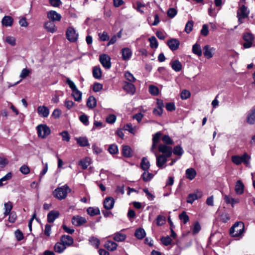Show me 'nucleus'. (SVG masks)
<instances>
[{
    "mask_svg": "<svg viewBox=\"0 0 255 255\" xmlns=\"http://www.w3.org/2000/svg\"><path fill=\"white\" fill-rule=\"evenodd\" d=\"M66 83L69 85L72 90V95L74 100L76 101L80 102L82 99V93L78 89L75 83L69 78H66Z\"/></svg>",
    "mask_w": 255,
    "mask_h": 255,
    "instance_id": "nucleus-1",
    "label": "nucleus"
},
{
    "mask_svg": "<svg viewBox=\"0 0 255 255\" xmlns=\"http://www.w3.org/2000/svg\"><path fill=\"white\" fill-rule=\"evenodd\" d=\"M244 231V224L242 222H237L230 229V233L232 237H238L241 236Z\"/></svg>",
    "mask_w": 255,
    "mask_h": 255,
    "instance_id": "nucleus-2",
    "label": "nucleus"
},
{
    "mask_svg": "<svg viewBox=\"0 0 255 255\" xmlns=\"http://www.w3.org/2000/svg\"><path fill=\"white\" fill-rule=\"evenodd\" d=\"M70 189L67 185H65L60 187L56 188L53 191L54 196L59 200H62L65 199L67 195V193L70 192Z\"/></svg>",
    "mask_w": 255,
    "mask_h": 255,
    "instance_id": "nucleus-3",
    "label": "nucleus"
},
{
    "mask_svg": "<svg viewBox=\"0 0 255 255\" xmlns=\"http://www.w3.org/2000/svg\"><path fill=\"white\" fill-rule=\"evenodd\" d=\"M36 129L38 136L42 138L46 137L51 132L50 128L46 125H39Z\"/></svg>",
    "mask_w": 255,
    "mask_h": 255,
    "instance_id": "nucleus-4",
    "label": "nucleus"
},
{
    "mask_svg": "<svg viewBox=\"0 0 255 255\" xmlns=\"http://www.w3.org/2000/svg\"><path fill=\"white\" fill-rule=\"evenodd\" d=\"M66 35L67 39L72 42L76 41L78 37V34L72 27H69L67 28Z\"/></svg>",
    "mask_w": 255,
    "mask_h": 255,
    "instance_id": "nucleus-5",
    "label": "nucleus"
},
{
    "mask_svg": "<svg viewBox=\"0 0 255 255\" xmlns=\"http://www.w3.org/2000/svg\"><path fill=\"white\" fill-rule=\"evenodd\" d=\"M158 150L161 152V155H164L167 157H170L172 154V148L164 144H160L158 146Z\"/></svg>",
    "mask_w": 255,
    "mask_h": 255,
    "instance_id": "nucleus-6",
    "label": "nucleus"
},
{
    "mask_svg": "<svg viewBox=\"0 0 255 255\" xmlns=\"http://www.w3.org/2000/svg\"><path fill=\"white\" fill-rule=\"evenodd\" d=\"M152 152L154 153L156 156V163L157 166L160 168H163L164 167V165L167 161L168 157L165 156L164 155H157L155 151H153Z\"/></svg>",
    "mask_w": 255,
    "mask_h": 255,
    "instance_id": "nucleus-7",
    "label": "nucleus"
},
{
    "mask_svg": "<svg viewBox=\"0 0 255 255\" xmlns=\"http://www.w3.org/2000/svg\"><path fill=\"white\" fill-rule=\"evenodd\" d=\"M99 60L102 66L107 69L111 67V58L107 54H102L100 56Z\"/></svg>",
    "mask_w": 255,
    "mask_h": 255,
    "instance_id": "nucleus-8",
    "label": "nucleus"
},
{
    "mask_svg": "<svg viewBox=\"0 0 255 255\" xmlns=\"http://www.w3.org/2000/svg\"><path fill=\"white\" fill-rule=\"evenodd\" d=\"M243 39L245 41L243 44L245 48H249L252 47L254 40V37L253 34L250 33H246L243 36Z\"/></svg>",
    "mask_w": 255,
    "mask_h": 255,
    "instance_id": "nucleus-9",
    "label": "nucleus"
},
{
    "mask_svg": "<svg viewBox=\"0 0 255 255\" xmlns=\"http://www.w3.org/2000/svg\"><path fill=\"white\" fill-rule=\"evenodd\" d=\"M203 49L204 50L203 54L206 58L210 59L213 56L215 50V48L211 47L209 45H206L203 47Z\"/></svg>",
    "mask_w": 255,
    "mask_h": 255,
    "instance_id": "nucleus-10",
    "label": "nucleus"
},
{
    "mask_svg": "<svg viewBox=\"0 0 255 255\" xmlns=\"http://www.w3.org/2000/svg\"><path fill=\"white\" fill-rule=\"evenodd\" d=\"M61 15L55 10H50L47 12V18L51 21H60L61 19Z\"/></svg>",
    "mask_w": 255,
    "mask_h": 255,
    "instance_id": "nucleus-11",
    "label": "nucleus"
},
{
    "mask_svg": "<svg viewBox=\"0 0 255 255\" xmlns=\"http://www.w3.org/2000/svg\"><path fill=\"white\" fill-rule=\"evenodd\" d=\"M37 113L40 117L47 118L49 115V110L45 106H39L37 108Z\"/></svg>",
    "mask_w": 255,
    "mask_h": 255,
    "instance_id": "nucleus-12",
    "label": "nucleus"
},
{
    "mask_svg": "<svg viewBox=\"0 0 255 255\" xmlns=\"http://www.w3.org/2000/svg\"><path fill=\"white\" fill-rule=\"evenodd\" d=\"M60 241L66 247H69L73 244V239L69 235H63L61 237Z\"/></svg>",
    "mask_w": 255,
    "mask_h": 255,
    "instance_id": "nucleus-13",
    "label": "nucleus"
},
{
    "mask_svg": "<svg viewBox=\"0 0 255 255\" xmlns=\"http://www.w3.org/2000/svg\"><path fill=\"white\" fill-rule=\"evenodd\" d=\"M44 28L48 32L52 33L55 32L57 31V27L53 21H48L44 24Z\"/></svg>",
    "mask_w": 255,
    "mask_h": 255,
    "instance_id": "nucleus-14",
    "label": "nucleus"
},
{
    "mask_svg": "<svg viewBox=\"0 0 255 255\" xmlns=\"http://www.w3.org/2000/svg\"><path fill=\"white\" fill-rule=\"evenodd\" d=\"M86 222V220L85 218L77 216H74L72 219V223L73 225L79 226L83 225Z\"/></svg>",
    "mask_w": 255,
    "mask_h": 255,
    "instance_id": "nucleus-15",
    "label": "nucleus"
},
{
    "mask_svg": "<svg viewBox=\"0 0 255 255\" xmlns=\"http://www.w3.org/2000/svg\"><path fill=\"white\" fill-rule=\"evenodd\" d=\"M247 122L250 125L255 124V106L248 114L247 118Z\"/></svg>",
    "mask_w": 255,
    "mask_h": 255,
    "instance_id": "nucleus-16",
    "label": "nucleus"
},
{
    "mask_svg": "<svg viewBox=\"0 0 255 255\" xmlns=\"http://www.w3.org/2000/svg\"><path fill=\"white\" fill-rule=\"evenodd\" d=\"M167 44L170 49L174 51L178 48L180 42L179 40L176 39H171L167 41Z\"/></svg>",
    "mask_w": 255,
    "mask_h": 255,
    "instance_id": "nucleus-17",
    "label": "nucleus"
},
{
    "mask_svg": "<svg viewBox=\"0 0 255 255\" xmlns=\"http://www.w3.org/2000/svg\"><path fill=\"white\" fill-rule=\"evenodd\" d=\"M250 13V10L245 5H241L238 11L237 15L242 16V17H247Z\"/></svg>",
    "mask_w": 255,
    "mask_h": 255,
    "instance_id": "nucleus-18",
    "label": "nucleus"
},
{
    "mask_svg": "<svg viewBox=\"0 0 255 255\" xmlns=\"http://www.w3.org/2000/svg\"><path fill=\"white\" fill-rule=\"evenodd\" d=\"M115 200L112 197L106 198L104 202V206L107 210L112 209L114 206Z\"/></svg>",
    "mask_w": 255,
    "mask_h": 255,
    "instance_id": "nucleus-19",
    "label": "nucleus"
},
{
    "mask_svg": "<svg viewBox=\"0 0 255 255\" xmlns=\"http://www.w3.org/2000/svg\"><path fill=\"white\" fill-rule=\"evenodd\" d=\"M123 88L127 93L131 94H133L135 91V87L134 85L133 84L128 82H124Z\"/></svg>",
    "mask_w": 255,
    "mask_h": 255,
    "instance_id": "nucleus-20",
    "label": "nucleus"
},
{
    "mask_svg": "<svg viewBox=\"0 0 255 255\" xmlns=\"http://www.w3.org/2000/svg\"><path fill=\"white\" fill-rule=\"evenodd\" d=\"M59 216V212L58 211L52 210L47 215V221L48 223H53Z\"/></svg>",
    "mask_w": 255,
    "mask_h": 255,
    "instance_id": "nucleus-21",
    "label": "nucleus"
},
{
    "mask_svg": "<svg viewBox=\"0 0 255 255\" xmlns=\"http://www.w3.org/2000/svg\"><path fill=\"white\" fill-rule=\"evenodd\" d=\"M235 190L237 194L241 195L244 191V185L241 180H238L235 185Z\"/></svg>",
    "mask_w": 255,
    "mask_h": 255,
    "instance_id": "nucleus-22",
    "label": "nucleus"
},
{
    "mask_svg": "<svg viewBox=\"0 0 255 255\" xmlns=\"http://www.w3.org/2000/svg\"><path fill=\"white\" fill-rule=\"evenodd\" d=\"M161 133L160 132H156L153 136L152 138V145L151 148V151H154V149L156 147L157 144L158 143L160 139Z\"/></svg>",
    "mask_w": 255,
    "mask_h": 255,
    "instance_id": "nucleus-23",
    "label": "nucleus"
},
{
    "mask_svg": "<svg viewBox=\"0 0 255 255\" xmlns=\"http://www.w3.org/2000/svg\"><path fill=\"white\" fill-rule=\"evenodd\" d=\"M122 58L124 60H128L131 56L132 52L128 48H124L122 49Z\"/></svg>",
    "mask_w": 255,
    "mask_h": 255,
    "instance_id": "nucleus-24",
    "label": "nucleus"
},
{
    "mask_svg": "<svg viewBox=\"0 0 255 255\" xmlns=\"http://www.w3.org/2000/svg\"><path fill=\"white\" fill-rule=\"evenodd\" d=\"M170 65H171L172 69L175 72L180 71L182 68L181 62L178 60L171 62Z\"/></svg>",
    "mask_w": 255,
    "mask_h": 255,
    "instance_id": "nucleus-25",
    "label": "nucleus"
},
{
    "mask_svg": "<svg viewBox=\"0 0 255 255\" xmlns=\"http://www.w3.org/2000/svg\"><path fill=\"white\" fill-rule=\"evenodd\" d=\"M13 22V19L10 16H4L1 20L2 24L6 27L11 26Z\"/></svg>",
    "mask_w": 255,
    "mask_h": 255,
    "instance_id": "nucleus-26",
    "label": "nucleus"
},
{
    "mask_svg": "<svg viewBox=\"0 0 255 255\" xmlns=\"http://www.w3.org/2000/svg\"><path fill=\"white\" fill-rule=\"evenodd\" d=\"M122 154L124 157H130L132 155V150L128 145H123Z\"/></svg>",
    "mask_w": 255,
    "mask_h": 255,
    "instance_id": "nucleus-27",
    "label": "nucleus"
},
{
    "mask_svg": "<svg viewBox=\"0 0 255 255\" xmlns=\"http://www.w3.org/2000/svg\"><path fill=\"white\" fill-rule=\"evenodd\" d=\"M54 251L56 253H62L66 249V247L61 241L57 242L54 246Z\"/></svg>",
    "mask_w": 255,
    "mask_h": 255,
    "instance_id": "nucleus-28",
    "label": "nucleus"
},
{
    "mask_svg": "<svg viewBox=\"0 0 255 255\" xmlns=\"http://www.w3.org/2000/svg\"><path fill=\"white\" fill-rule=\"evenodd\" d=\"M93 76L97 79H99L102 77V70L99 66H96L93 67Z\"/></svg>",
    "mask_w": 255,
    "mask_h": 255,
    "instance_id": "nucleus-29",
    "label": "nucleus"
},
{
    "mask_svg": "<svg viewBox=\"0 0 255 255\" xmlns=\"http://www.w3.org/2000/svg\"><path fill=\"white\" fill-rule=\"evenodd\" d=\"M118 247L117 243L113 241H107L105 244V247L109 251H113L115 250Z\"/></svg>",
    "mask_w": 255,
    "mask_h": 255,
    "instance_id": "nucleus-30",
    "label": "nucleus"
},
{
    "mask_svg": "<svg viewBox=\"0 0 255 255\" xmlns=\"http://www.w3.org/2000/svg\"><path fill=\"white\" fill-rule=\"evenodd\" d=\"M196 175L195 170L192 168H188L186 170V177L187 179L192 180Z\"/></svg>",
    "mask_w": 255,
    "mask_h": 255,
    "instance_id": "nucleus-31",
    "label": "nucleus"
},
{
    "mask_svg": "<svg viewBox=\"0 0 255 255\" xmlns=\"http://www.w3.org/2000/svg\"><path fill=\"white\" fill-rule=\"evenodd\" d=\"M76 140L81 146H87L89 145L88 140L86 137H79L76 138Z\"/></svg>",
    "mask_w": 255,
    "mask_h": 255,
    "instance_id": "nucleus-32",
    "label": "nucleus"
},
{
    "mask_svg": "<svg viewBox=\"0 0 255 255\" xmlns=\"http://www.w3.org/2000/svg\"><path fill=\"white\" fill-rule=\"evenodd\" d=\"M114 236V240L115 241L119 242L124 241L127 238V236L125 234L120 232L116 233Z\"/></svg>",
    "mask_w": 255,
    "mask_h": 255,
    "instance_id": "nucleus-33",
    "label": "nucleus"
},
{
    "mask_svg": "<svg viewBox=\"0 0 255 255\" xmlns=\"http://www.w3.org/2000/svg\"><path fill=\"white\" fill-rule=\"evenodd\" d=\"M91 164V159L86 157L79 161V165L82 166L83 169H86Z\"/></svg>",
    "mask_w": 255,
    "mask_h": 255,
    "instance_id": "nucleus-34",
    "label": "nucleus"
},
{
    "mask_svg": "<svg viewBox=\"0 0 255 255\" xmlns=\"http://www.w3.org/2000/svg\"><path fill=\"white\" fill-rule=\"evenodd\" d=\"M13 206L12 203L8 201L7 203H5L4 205V216H6L8 215L10 213H11V211L12 209Z\"/></svg>",
    "mask_w": 255,
    "mask_h": 255,
    "instance_id": "nucleus-35",
    "label": "nucleus"
},
{
    "mask_svg": "<svg viewBox=\"0 0 255 255\" xmlns=\"http://www.w3.org/2000/svg\"><path fill=\"white\" fill-rule=\"evenodd\" d=\"M192 52L197 56H201L202 54V52L200 44L198 43L194 44L192 46Z\"/></svg>",
    "mask_w": 255,
    "mask_h": 255,
    "instance_id": "nucleus-36",
    "label": "nucleus"
},
{
    "mask_svg": "<svg viewBox=\"0 0 255 255\" xmlns=\"http://www.w3.org/2000/svg\"><path fill=\"white\" fill-rule=\"evenodd\" d=\"M97 102L96 100L93 96H90L88 98L87 101V106L91 109L95 108L96 106Z\"/></svg>",
    "mask_w": 255,
    "mask_h": 255,
    "instance_id": "nucleus-37",
    "label": "nucleus"
},
{
    "mask_svg": "<svg viewBox=\"0 0 255 255\" xmlns=\"http://www.w3.org/2000/svg\"><path fill=\"white\" fill-rule=\"evenodd\" d=\"M134 235L138 239H142L145 236L146 234L143 229L139 228L136 230Z\"/></svg>",
    "mask_w": 255,
    "mask_h": 255,
    "instance_id": "nucleus-38",
    "label": "nucleus"
},
{
    "mask_svg": "<svg viewBox=\"0 0 255 255\" xmlns=\"http://www.w3.org/2000/svg\"><path fill=\"white\" fill-rule=\"evenodd\" d=\"M141 168L144 170L147 171L150 167V163L146 157H143L140 163Z\"/></svg>",
    "mask_w": 255,
    "mask_h": 255,
    "instance_id": "nucleus-39",
    "label": "nucleus"
},
{
    "mask_svg": "<svg viewBox=\"0 0 255 255\" xmlns=\"http://www.w3.org/2000/svg\"><path fill=\"white\" fill-rule=\"evenodd\" d=\"M172 152L174 154L181 156L184 153V150L180 145L175 146L173 149H172Z\"/></svg>",
    "mask_w": 255,
    "mask_h": 255,
    "instance_id": "nucleus-40",
    "label": "nucleus"
},
{
    "mask_svg": "<svg viewBox=\"0 0 255 255\" xmlns=\"http://www.w3.org/2000/svg\"><path fill=\"white\" fill-rule=\"evenodd\" d=\"M148 40L150 43V46L151 48L156 49L158 46V43L156 37L152 36L149 38Z\"/></svg>",
    "mask_w": 255,
    "mask_h": 255,
    "instance_id": "nucleus-41",
    "label": "nucleus"
},
{
    "mask_svg": "<svg viewBox=\"0 0 255 255\" xmlns=\"http://www.w3.org/2000/svg\"><path fill=\"white\" fill-rule=\"evenodd\" d=\"M87 212L88 214L92 216L99 215L100 213L98 208L89 207L87 209Z\"/></svg>",
    "mask_w": 255,
    "mask_h": 255,
    "instance_id": "nucleus-42",
    "label": "nucleus"
},
{
    "mask_svg": "<svg viewBox=\"0 0 255 255\" xmlns=\"http://www.w3.org/2000/svg\"><path fill=\"white\" fill-rule=\"evenodd\" d=\"M194 25V22L193 20H189L186 24L184 31L187 33H190L193 30V27Z\"/></svg>",
    "mask_w": 255,
    "mask_h": 255,
    "instance_id": "nucleus-43",
    "label": "nucleus"
},
{
    "mask_svg": "<svg viewBox=\"0 0 255 255\" xmlns=\"http://www.w3.org/2000/svg\"><path fill=\"white\" fill-rule=\"evenodd\" d=\"M250 159L251 156L247 153H244V154L241 156V160H242V162L247 166H249L250 164Z\"/></svg>",
    "mask_w": 255,
    "mask_h": 255,
    "instance_id": "nucleus-44",
    "label": "nucleus"
},
{
    "mask_svg": "<svg viewBox=\"0 0 255 255\" xmlns=\"http://www.w3.org/2000/svg\"><path fill=\"white\" fill-rule=\"evenodd\" d=\"M124 75L125 78L130 82H134L136 81L135 78L129 71H126Z\"/></svg>",
    "mask_w": 255,
    "mask_h": 255,
    "instance_id": "nucleus-45",
    "label": "nucleus"
},
{
    "mask_svg": "<svg viewBox=\"0 0 255 255\" xmlns=\"http://www.w3.org/2000/svg\"><path fill=\"white\" fill-rule=\"evenodd\" d=\"M179 218L184 224H186L189 221V216L187 215L186 213L184 211L182 212L179 215Z\"/></svg>",
    "mask_w": 255,
    "mask_h": 255,
    "instance_id": "nucleus-46",
    "label": "nucleus"
},
{
    "mask_svg": "<svg viewBox=\"0 0 255 255\" xmlns=\"http://www.w3.org/2000/svg\"><path fill=\"white\" fill-rule=\"evenodd\" d=\"M142 177L143 180L146 182L150 180L152 178L153 175L151 173L148 172L147 170L144 171V172L142 174Z\"/></svg>",
    "mask_w": 255,
    "mask_h": 255,
    "instance_id": "nucleus-47",
    "label": "nucleus"
},
{
    "mask_svg": "<svg viewBox=\"0 0 255 255\" xmlns=\"http://www.w3.org/2000/svg\"><path fill=\"white\" fill-rule=\"evenodd\" d=\"M156 225L158 226H162L165 223L166 218L162 215H158L156 218Z\"/></svg>",
    "mask_w": 255,
    "mask_h": 255,
    "instance_id": "nucleus-48",
    "label": "nucleus"
},
{
    "mask_svg": "<svg viewBox=\"0 0 255 255\" xmlns=\"http://www.w3.org/2000/svg\"><path fill=\"white\" fill-rule=\"evenodd\" d=\"M89 242L96 248H98L100 245V240L95 237H91L89 239Z\"/></svg>",
    "mask_w": 255,
    "mask_h": 255,
    "instance_id": "nucleus-49",
    "label": "nucleus"
},
{
    "mask_svg": "<svg viewBox=\"0 0 255 255\" xmlns=\"http://www.w3.org/2000/svg\"><path fill=\"white\" fill-rule=\"evenodd\" d=\"M177 13V11L174 8H169L167 12V16L171 18L174 17L176 15Z\"/></svg>",
    "mask_w": 255,
    "mask_h": 255,
    "instance_id": "nucleus-50",
    "label": "nucleus"
},
{
    "mask_svg": "<svg viewBox=\"0 0 255 255\" xmlns=\"http://www.w3.org/2000/svg\"><path fill=\"white\" fill-rule=\"evenodd\" d=\"M5 41L11 46H14L16 44L15 38L11 36H7L5 37Z\"/></svg>",
    "mask_w": 255,
    "mask_h": 255,
    "instance_id": "nucleus-51",
    "label": "nucleus"
},
{
    "mask_svg": "<svg viewBox=\"0 0 255 255\" xmlns=\"http://www.w3.org/2000/svg\"><path fill=\"white\" fill-rule=\"evenodd\" d=\"M162 140L164 143V144L169 145L172 144L173 143V140L171 139V138L168 135H164L162 137Z\"/></svg>",
    "mask_w": 255,
    "mask_h": 255,
    "instance_id": "nucleus-52",
    "label": "nucleus"
},
{
    "mask_svg": "<svg viewBox=\"0 0 255 255\" xmlns=\"http://www.w3.org/2000/svg\"><path fill=\"white\" fill-rule=\"evenodd\" d=\"M12 174L11 172L7 173L5 176L0 179V187L2 186L3 184V182H6L11 179Z\"/></svg>",
    "mask_w": 255,
    "mask_h": 255,
    "instance_id": "nucleus-53",
    "label": "nucleus"
},
{
    "mask_svg": "<svg viewBox=\"0 0 255 255\" xmlns=\"http://www.w3.org/2000/svg\"><path fill=\"white\" fill-rule=\"evenodd\" d=\"M232 161L234 164L238 165L241 164L242 163V160H241V156L239 155L232 156Z\"/></svg>",
    "mask_w": 255,
    "mask_h": 255,
    "instance_id": "nucleus-54",
    "label": "nucleus"
},
{
    "mask_svg": "<svg viewBox=\"0 0 255 255\" xmlns=\"http://www.w3.org/2000/svg\"><path fill=\"white\" fill-rule=\"evenodd\" d=\"M149 92L153 95H157L159 93V89L156 86L150 85L149 87Z\"/></svg>",
    "mask_w": 255,
    "mask_h": 255,
    "instance_id": "nucleus-55",
    "label": "nucleus"
},
{
    "mask_svg": "<svg viewBox=\"0 0 255 255\" xmlns=\"http://www.w3.org/2000/svg\"><path fill=\"white\" fill-rule=\"evenodd\" d=\"M79 120L85 126H88L89 125L88 117L85 114L80 116Z\"/></svg>",
    "mask_w": 255,
    "mask_h": 255,
    "instance_id": "nucleus-56",
    "label": "nucleus"
},
{
    "mask_svg": "<svg viewBox=\"0 0 255 255\" xmlns=\"http://www.w3.org/2000/svg\"><path fill=\"white\" fill-rule=\"evenodd\" d=\"M161 241L164 245L167 246L171 243L172 240L170 237L167 236L161 238Z\"/></svg>",
    "mask_w": 255,
    "mask_h": 255,
    "instance_id": "nucleus-57",
    "label": "nucleus"
},
{
    "mask_svg": "<svg viewBox=\"0 0 255 255\" xmlns=\"http://www.w3.org/2000/svg\"><path fill=\"white\" fill-rule=\"evenodd\" d=\"M200 33L204 36H207L209 34L208 26L207 24H204L202 26L200 31Z\"/></svg>",
    "mask_w": 255,
    "mask_h": 255,
    "instance_id": "nucleus-58",
    "label": "nucleus"
},
{
    "mask_svg": "<svg viewBox=\"0 0 255 255\" xmlns=\"http://www.w3.org/2000/svg\"><path fill=\"white\" fill-rule=\"evenodd\" d=\"M201 230V226L198 222H196L193 225L192 232L193 234H196Z\"/></svg>",
    "mask_w": 255,
    "mask_h": 255,
    "instance_id": "nucleus-59",
    "label": "nucleus"
},
{
    "mask_svg": "<svg viewBox=\"0 0 255 255\" xmlns=\"http://www.w3.org/2000/svg\"><path fill=\"white\" fill-rule=\"evenodd\" d=\"M60 135L62 136V140L68 142L70 140V137L67 131H63L60 132Z\"/></svg>",
    "mask_w": 255,
    "mask_h": 255,
    "instance_id": "nucleus-60",
    "label": "nucleus"
},
{
    "mask_svg": "<svg viewBox=\"0 0 255 255\" xmlns=\"http://www.w3.org/2000/svg\"><path fill=\"white\" fill-rule=\"evenodd\" d=\"M153 113L155 116H161L163 113V108L157 106L153 109Z\"/></svg>",
    "mask_w": 255,
    "mask_h": 255,
    "instance_id": "nucleus-61",
    "label": "nucleus"
},
{
    "mask_svg": "<svg viewBox=\"0 0 255 255\" xmlns=\"http://www.w3.org/2000/svg\"><path fill=\"white\" fill-rule=\"evenodd\" d=\"M103 89V85L99 83H95L93 85V90L95 92H98Z\"/></svg>",
    "mask_w": 255,
    "mask_h": 255,
    "instance_id": "nucleus-62",
    "label": "nucleus"
},
{
    "mask_svg": "<svg viewBox=\"0 0 255 255\" xmlns=\"http://www.w3.org/2000/svg\"><path fill=\"white\" fill-rule=\"evenodd\" d=\"M108 150L111 154H115L118 152V146L115 144H112L109 147Z\"/></svg>",
    "mask_w": 255,
    "mask_h": 255,
    "instance_id": "nucleus-63",
    "label": "nucleus"
},
{
    "mask_svg": "<svg viewBox=\"0 0 255 255\" xmlns=\"http://www.w3.org/2000/svg\"><path fill=\"white\" fill-rule=\"evenodd\" d=\"M64 106L68 110H70L75 106V103L72 101L66 100L64 102Z\"/></svg>",
    "mask_w": 255,
    "mask_h": 255,
    "instance_id": "nucleus-64",
    "label": "nucleus"
}]
</instances>
